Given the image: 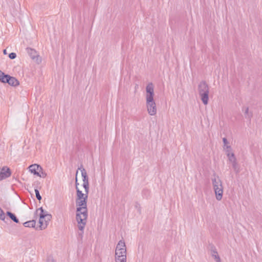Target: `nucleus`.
<instances>
[{
    "mask_svg": "<svg viewBox=\"0 0 262 262\" xmlns=\"http://www.w3.org/2000/svg\"><path fill=\"white\" fill-rule=\"evenodd\" d=\"M88 193H85L84 199L76 200V221L80 230L83 231L86 223L88 217V209L86 201Z\"/></svg>",
    "mask_w": 262,
    "mask_h": 262,
    "instance_id": "nucleus-1",
    "label": "nucleus"
},
{
    "mask_svg": "<svg viewBox=\"0 0 262 262\" xmlns=\"http://www.w3.org/2000/svg\"><path fill=\"white\" fill-rule=\"evenodd\" d=\"M154 85L150 82L146 87V103L147 112L151 116H154L157 114V107L154 99Z\"/></svg>",
    "mask_w": 262,
    "mask_h": 262,
    "instance_id": "nucleus-2",
    "label": "nucleus"
},
{
    "mask_svg": "<svg viewBox=\"0 0 262 262\" xmlns=\"http://www.w3.org/2000/svg\"><path fill=\"white\" fill-rule=\"evenodd\" d=\"M213 189L215 194L216 199L221 201L223 198V186L220 177L214 174L211 178Z\"/></svg>",
    "mask_w": 262,
    "mask_h": 262,
    "instance_id": "nucleus-3",
    "label": "nucleus"
},
{
    "mask_svg": "<svg viewBox=\"0 0 262 262\" xmlns=\"http://www.w3.org/2000/svg\"><path fill=\"white\" fill-rule=\"evenodd\" d=\"M198 91L201 99L204 103L208 104L209 99V87L205 81H201L198 86Z\"/></svg>",
    "mask_w": 262,
    "mask_h": 262,
    "instance_id": "nucleus-4",
    "label": "nucleus"
},
{
    "mask_svg": "<svg viewBox=\"0 0 262 262\" xmlns=\"http://www.w3.org/2000/svg\"><path fill=\"white\" fill-rule=\"evenodd\" d=\"M38 210H40L39 214L40 228L41 230L45 229L47 228V224L45 222L44 223L42 221L43 219H46L47 221H50L52 218V215L48 214L47 211H44L42 207L39 208Z\"/></svg>",
    "mask_w": 262,
    "mask_h": 262,
    "instance_id": "nucleus-5",
    "label": "nucleus"
},
{
    "mask_svg": "<svg viewBox=\"0 0 262 262\" xmlns=\"http://www.w3.org/2000/svg\"><path fill=\"white\" fill-rule=\"evenodd\" d=\"M78 169L80 170V171L81 172V176L82 177V181H83L82 186L85 189V192L86 193H88L89 190V184L88 177L87 176L86 170H85V169L84 168H83L82 165L81 166V167L80 168H78Z\"/></svg>",
    "mask_w": 262,
    "mask_h": 262,
    "instance_id": "nucleus-6",
    "label": "nucleus"
},
{
    "mask_svg": "<svg viewBox=\"0 0 262 262\" xmlns=\"http://www.w3.org/2000/svg\"><path fill=\"white\" fill-rule=\"evenodd\" d=\"M126 260V249H122L119 251L115 250V259Z\"/></svg>",
    "mask_w": 262,
    "mask_h": 262,
    "instance_id": "nucleus-7",
    "label": "nucleus"
},
{
    "mask_svg": "<svg viewBox=\"0 0 262 262\" xmlns=\"http://www.w3.org/2000/svg\"><path fill=\"white\" fill-rule=\"evenodd\" d=\"M10 175V169L7 167H3L0 171V181L9 177Z\"/></svg>",
    "mask_w": 262,
    "mask_h": 262,
    "instance_id": "nucleus-8",
    "label": "nucleus"
},
{
    "mask_svg": "<svg viewBox=\"0 0 262 262\" xmlns=\"http://www.w3.org/2000/svg\"><path fill=\"white\" fill-rule=\"evenodd\" d=\"M27 52L30 55L31 58L33 59H36V61L39 63L40 61V58L39 56L37 54L36 51L31 48H27Z\"/></svg>",
    "mask_w": 262,
    "mask_h": 262,
    "instance_id": "nucleus-9",
    "label": "nucleus"
},
{
    "mask_svg": "<svg viewBox=\"0 0 262 262\" xmlns=\"http://www.w3.org/2000/svg\"><path fill=\"white\" fill-rule=\"evenodd\" d=\"M226 154L228 158L229 161L232 164L236 161V159L235 157L234 154L231 152V146H227Z\"/></svg>",
    "mask_w": 262,
    "mask_h": 262,
    "instance_id": "nucleus-10",
    "label": "nucleus"
},
{
    "mask_svg": "<svg viewBox=\"0 0 262 262\" xmlns=\"http://www.w3.org/2000/svg\"><path fill=\"white\" fill-rule=\"evenodd\" d=\"M29 168L30 171L36 176L38 174L39 171L41 170V167L37 164H32L29 167Z\"/></svg>",
    "mask_w": 262,
    "mask_h": 262,
    "instance_id": "nucleus-11",
    "label": "nucleus"
},
{
    "mask_svg": "<svg viewBox=\"0 0 262 262\" xmlns=\"http://www.w3.org/2000/svg\"><path fill=\"white\" fill-rule=\"evenodd\" d=\"M77 178H76V200H80L82 199H84L85 193H83L81 191L79 190V189L77 187Z\"/></svg>",
    "mask_w": 262,
    "mask_h": 262,
    "instance_id": "nucleus-12",
    "label": "nucleus"
},
{
    "mask_svg": "<svg viewBox=\"0 0 262 262\" xmlns=\"http://www.w3.org/2000/svg\"><path fill=\"white\" fill-rule=\"evenodd\" d=\"M242 111L244 113L245 118L250 120L252 117V113L249 112V107L244 106L243 107Z\"/></svg>",
    "mask_w": 262,
    "mask_h": 262,
    "instance_id": "nucleus-13",
    "label": "nucleus"
},
{
    "mask_svg": "<svg viewBox=\"0 0 262 262\" xmlns=\"http://www.w3.org/2000/svg\"><path fill=\"white\" fill-rule=\"evenodd\" d=\"M8 84L11 86H17L19 84V82L15 77L10 76L9 78Z\"/></svg>",
    "mask_w": 262,
    "mask_h": 262,
    "instance_id": "nucleus-14",
    "label": "nucleus"
},
{
    "mask_svg": "<svg viewBox=\"0 0 262 262\" xmlns=\"http://www.w3.org/2000/svg\"><path fill=\"white\" fill-rule=\"evenodd\" d=\"M122 249H126V246L125 242L123 241L120 240L116 246V250L119 251Z\"/></svg>",
    "mask_w": 262,
    "mask_h": 262,
    "instance_id": "nucleus-15",
    "label": "nucleus"
},
{
    "mask_svg": "<svg viewBox=\"0 0 262 262\" xmlns=\"http://www.w3.org/2000/svg\"><path fill=\"white\" fill-rule=\"evenodd\" d=\"M212 256L214 257L216 262H221V259L218 255L216 249H214L211 250Z\"/></svg>",
    "mask_w": 262,
    "mask_h": 262,
    "instance_id": "nucleus-16",
    "label": "nucleus"
},
{
    "mask_svg": "<svg viewBox=\"0 0 262 262\" xmlns=\"http://www.w3.org/2000/svg\"><path fill=\"white\" fill-rule=\"evenodd\" d=\"M6 214L15 223H18L19 222L18 219L12 212H11L10 211H7L6 212Z\"/></svg>",
    "mask_w": 262,
    "mask_h": 262,
    "instance_id": "nucleus-17",
    "label": "nucleus"
},
{
    "mask_svg": "<svg viewBox=\"0 0 262 262\" xmlns=\"http://www.w3.org/2000/svg\"><path fill=\"white\" fill-rule=\"evenodd\" d=\"M36 222L34 220H31L26 222L24 223V225L26 227H35Z\"/></svg>",
    "mask_w": 262,
    "mask_h": 262,
    "instance_id": "nucleus-18",
    "label": "nucleus"
},
{
    "mask_svg": "<svg viewBox=\"0 0 262 262\" xmlns=\"http://www.w3.org/2000/svg\"><path fill=\"white\" fill-rule=\"evenodd\" d=\"M10 76L8 75H5L4 74L1 77L0 81L4 83H8L9 81V78H10Z\"/></svg>",
    "mask_w": 262,
    "mask_h": 262,
    "instance_id": "nucleus-19",
    "label": "nucleus"
},
{
    "mask_svg": "<svg viewBox=\"0 0 262 262\" xmlns=\"http://www.w3.org/2000/svg\"><path fill=\"white\" fill-rule=\"evenodd\" d=\"M233 168L234 169V170L235 171V172L238 173L239 172V168L237 164V162L236 161L234 163H233L232 164Z\"/></svg>",
    "mask_w": 262,
    "mask_h": 262,
    "instance_id": "nucleus-20",
    "label": "nucleus"
},
{
    "mask_svg": "<svg viewBox=\"0 0 262 262\" xmlns=\"http://www.w3.org/2000/svg\"><path fill=\"white\" fill-rule=\"evenodd\" d=\"M2 207L7 210H10V204L8 202H4L2 204Z\"/></svg>",
    "mask_w": 262,
    "mask_h": 262,
    "instance_id": "nucleus-21",
    "label": "nucleus"
},
{
    "mask_svg": "<svg viewBox=\"0 0 262 262\" xmlns=\"http://www.w3.org/2000/svg\"><path fill=\"white\" fill-rule=\"evenodd\" d=\"M47 173L43 170L42 168L41 167V170L38 172V174L37 176L39 177L40 178H45L47 177Z\"/></svg>",
    "mask_w": 262,
    "mask_h": 262,
    "instance_id": "nucleus-22",
    "label": "nucleus"
},
{
    "mask_svg": "<svg viewBox=\"0 0 262 262\" xmlns=\"http://www.w3.org/2000/svg\"><path fill=\"white\" fill-rule=\"evenodd\" d=\"M5 214L2 209L0 208V220L4 221L5 220Z\"/></svg>",
    "mask_w": 262,
    "mask_h": 262,
    "instance_id": "nucleus-23",
    "label": "nucleus"
},
{
    "mask_svg": "<svg viewBox=\"0 0 262 262\" xmlns=\"http://www.w3.org/2000/svg\"><path fill=\"white\" fill-rule=\"evenodd\" d=\"M35 192L36 194V197L39 201L41 200V196L39 194V192L37 189H35Z\"/></svg>",
    "mask_w": 262,
    "mask_h": 262,
    "instance_id": "nucleus-24",
    "label": "nucleus"
},
{
    "mask_svg": "<svg viewBox=\"0 0 262 262\" xmlns=\"http://www.w3.org/2000/svg\"><path fill=\"white\" fill-rule=\"evenodd\" d=\"M223 143H224V148L226 149V151L228 149L227 148V146H229L228 144H229V143L227 140V139L226 138H224L223 139Z\"/></svg>",
    "mask_w": 262,
    "mask_h": 262,
    "instance_id": "nucleus-25",
    "label": "nucleus"
},
{
    "mask_svg": "<svg viewBox=\"0 0 262 262\" xmlns=\"http://www.w3.org/2000/svg\"><path fill=\"white\" fill-rule=\"evenodd\" d=\"M9 57L10 59H15L16 57V54L15 53H11L9 55Z\"/></svg>",
    "mask_w": 262,
    "mask_h": 262,
    "instance_id": "nucleus-26",
    "label": "nucleus"
},
{
    "mask_svg": "<svg viewBox=\"0 0 262 262\" xmlns=\"http://www.w3.org/2000/svg\"><path fill=\"white\" fill-rule=\"evenodd\" d=\"M47 262H55V260L51 257L48 258Z\"/></svg>",
    "mask_w": 262,
    "mask_h": 262,
    "instance_id": "nucleus-27",
    "label": "nucleus"
},
{
    "mask_svg": "<svg viewBox=\"0 0 262 262\" xmlns=\"http://www.w3.org/2000/svg\"><path fill=\"white\" fill-rule=\"evenodd\" d=\"M116 262H126V260H123V258L122 259H115Z\"/></svg>",
    "mask_w": 262,
    "mask_h": 262,
    "instance_id": "nucleus-28",
    "label": "nucleus"
},
{
    "mask_svg": "<svg viewBox=\"0 0 262 262\" xmlns=\"http://www.w3.org/2000/svg\"><path fill=\"white\" fill-rule=\"evenodd\" d=\"M43 221L44 223L45 222V223H46V224H47V226H48V224H49V222H50V221H47V220H46V219H43V221Z\"/></svg>",
    "mask_w": 262,
    "mask_h": 262,
    "instance_id": "nucleus-29",
    "label": "nucleus"
},
{
    "mask_svg": "<svg viewBox=\"0 0 262 262\" xmlns=\"http://www.w3.org/2000/svg\"><path fill=\"white\" fill-rule=\"evenodd\" d=\"M4 54H6V50H4Z\"/></svg>",
    "mask_w": 262,
    "mask_h": 262,
    "instance_id": "nucleus-30",
    "label": "nucleus"
}]
</instances>
